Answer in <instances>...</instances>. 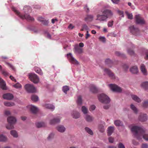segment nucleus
<instances>
[{"label": "nucleus", "instance_id": "1", "mask_svg": "<svg viewBox=\"0 0 148 148\" xmlns=\"http://www.w3.org/2000/svg\"><path fill=\"white\" fill-rule=\"evenodd\" d=\"M135 136L138 140L143 138L146 140H148V134H145L144 129L141 127L133 125L129 126Z\"/></svg>", "mask_w": 148, "mask_h": 148}, {"label": "nucleus", "instance_id": "2", "mask_svg": "<svg viewBox=\"0 0 148 148\" xmlns=\"http://www.w3.org/2000/svg\"><path fill=\"white\" fill-rule=\"evenodd\" d=\"M103 14L97 15V20L101 21H106L107 19L112 15V13L110 10H105L102 12Z\"/></svg>", "mask_w": 148, "mask_h": 148}, {"label": "nucleus", "instance_id": "3", "mask_svg": "<svg viewBox=\"0 0 148 148\" xmlns=\"http://www.w3.org/2000/svg\"><path fill=\"white\" fill-rule=\"evenodd\" d=\"M12 11L15 12L16 14L21 18L25 19L29 21H32L34 20V18H33L31 17L28 14H26L23 15L21 14L19 12L16 10V8L14 7H12Z\"/></svg>", "mask_w": 148, "mask_h": 148}, {"label": "nucleus", "instance_id": "4", "mask_svg": "<svg viewBox=\"0 0 148 148\" xmlns=\"http://www.w3.org/2000/svg\"><path fill=\"white\" fill-rule=\"evenodd\" d=\"M98 97L99 101L103 103H108L110 102L109 97L104 93H102L99 94Z\"/></svg>", "mask_w": 148, "mask_h": 148}, {"label": "nucleus", "instance_id": "5", "mask_svg": "<svg viewBox=\"0 0 148 148\" xmlns=\"http://www.w3.org/2000/svg\"><path fill=\"white\" fill-rule=\"evenodd\" d=\"M25 88L26 90L29 93H34L36 91V89L33 85L27 84L25 85Z\"/></svg>", "mask_w": 148, "mask_h": 148}, {"label": "nucleus", "instance_id": "6", "mask_svg": "<svg viewBox=\"0 0 148 148\" xmlns=\"http://www.w3.org/2000/svg\"><path fill=\"white\" fill-rule=\"evenodd\" d=\"M74 52L76 56H78L83 53V48L79 47L78 45L77 44L74 45Z\"/></svg>", "mask_w": 148, "mask_h": 148}, {"label": "nucleus", "instance_id": "7", "mask_svg": "<svg viewBox=\"0 0 148 148\" xmlns=\"http://www.w3.org/2000/svg\"><path fill=\"white\" fill-rule=\"evenodd\" d=\"M110 89L113 92H121V88L117 85L115 84H111L109 85Z\"/></svg>", "mask_w": 148, "mask_h": 148}, {"label": "nucleus", "instance_id": "8", "mask_svg": "<svg viewBox=\"0 0 148 148\" xmlns=\"http://www.w3.org/2000/svg\"><path fill=\"white\" fill-rule=\"evenodd\" d=\"M66 56L68 59L71 63L75 65H78L79 64L78 61L73 57L71 53H69L67 54Z\"/></svg>", "mask_w": 148, "mask_h": 148}, {"label": "nucleus", "instance_id": "9", "mask_svg": "<svg viewBox=\"0 0 148 148\" xmlns=\"http://www.w3.org/2000/svg\"><path fill=\"white\" fill-rule=\"evenodd\" d=\"M29 77L33 83L36 84L39 82V78L37 75L35 73H30L29 75Z\"/></svg>", "mask_w": 148, "mask_h": 148}, {"label": "nucleus", "instance_id": "10", "mask_svg": "<svg viewBox=\"0 0 148 148\" xmlns=\"http://www.w3.org/2000/svg\"><path fill=\"white\" fill-rule=\"evenodd\" d=\"M135 18L136 23L141 24L145 23V21L140 15H136Z\"/></svg>", "mask_w": 148, "mask_h": 148}, {"label": "nucleus", "instance_id": "11", "mask_svg": "<svg viewBox=\"0 0 148 148\" xmlns=\"http://www.w3.org/2000/svg\"><path fill=\"white\" fill-rule=\"evenodd\" d=\"M27 108L34 114L36 113L38 110V109L37 107L32 105H28L27 106Z\"/></svg>", "mask_w": 148, "mask_h": 148}, {"label": "nucleus", "instance_id": "12", "mask_svg": "<svg viewBox=\"0 0 148 148\" xmlns=\"http://www.w3.org/2000/svg\"><path fill=\"white\" fill-rule=\"evenodd\" d=\"M3 97L4 99L9 100H12L14 98L13 95L10 93H7L3 94Z\"/></svg>", "mask_w": 148, "mask_h": 148}, {"label": "nucleus", "instance_id": "13", "mask_svg": "<svg viewBox=\"0 0 148 148\" xmlns=\"http://www.w3.org/2000/svg\"><path fill=\"white\" fill-rule=\"evenodd\" d=\"M131 32L133 34L136 35L139 31V29L137 27H135L134 25L131 26L129 27Z\"/></svg>", "mask_w": 148, "mask_h": 148}, {"label": "nucleus", "instance_id": "14", "mask_svg": "<svg viewBox=\"0 0 148 148\" xmlns=\"http://www.w3.org/2000/svg\"><path fill=\"white\" fill-rule=\"evenodd\" d=\"M61 118L60 116H59L56 118L51 119L49 121V123L51 125H53L56 123H59L60 121Z\"/></svg>", "mask_w": 148, "mask_h": 148}, {"label": "nucleus", "instance_id": "15", "mask_svg": "<svg viewBox=\"0 0 148 148\" xmlns=\"http://www.w3.org/2000/svg\"><path fill=\"white\" fill-rule=\"evenodd\" d=\"M7 121L10 124H14L16 121V119L13 116L8 117L7 118Z\"/></svg>", "mask_w": 148, "mask_h": 148}, {"label": "nucleus", "instance_id": "16", "mask_svg": "<svg viewBox=\"0 0 148 148\" xmlns=\"http://www.w3.org/2000/svg\"><path fill=\"white\" fill-rule=\"evenodd\" d=\"M0 88L3 90H7L8 88L6 86L5 82L0 77Z\"/></svg>", "mask_w": 148, "mask_h": 148}, {"label": "nucleus", "instance_id": "17", "mask_svg": "<svg viewBox=\"0 0 148 148\" xmlns=\"http://www.w3.org/2000/svg\"><path fill=\"white\" fill-rule=\"evenodd\" d=\"M72 117L74 119H77L79 118L80 117V113L76 111H73L71 113Z\"/></svg>", "mask_w": 148, "mask_h": 148}, {"label": "nucleus", "instance_id": "18", "mask_svg": "<svg viewBox=\"0 0 148 148\" xmlns=\"http://www.w3.org/2000/svg\"><path fill=\"white\" fill-rule=\"evenodd\" d=\"M104 74H107L111 78L113 79L114 77V75L113 73L110 71L109 70L107 69H105L104 70Z\"/></svg>", "mask_w": 148, "mask_h": 148}, {"label": "nucleus", "instance_id": "19", "mask_svg": "<svg viewBox=\"0 0 148 148\" xmlns=\"http://www.w3.org/2000/svg\"><path fill=\"white\" fill-rule=\"evenodd\" d=\"M43 106L45 108L50 110H54L55 108L54 106L49 103H46Z\"/></svg>", "mask_w": 148, "mask_h": 148}, {"label": "nucleus", "instance_id": "20", "mask_svg": "<svg viewBox=\"0 0 148 148\" xmlns=\"http://www.w3.org/2000/svg\"><path fill=\"white\" fill-rule=\"evenodd\" d=\"M85 120L88 122H91L93 121L94 118L92 116L89 115L87 114L84 117Z\"/></svg>", "mask_w": 148, "mask_h": 148}, {"label": "nucleus", "instance_id": "21", "mask_svg": "<svg viewBox=\"0 0 148 148\" xmlns=\"http://www.w3.org/2000/svg\"><path fill=\"white\" fill-rule=\"evenodd\" d=\"M139 119L141 121L143 122L147 120V116L146 114H141L139 118Z\"/></svg>", "mask_w": 148, "mask_h": 148}, {"label": "nucleus", "instance_id": "22", "mask_svg": "<svg viewBox=\"0 0 148 148\" xmlns=\"http://www.w3.org/2000/svg\"><path fill=\"white\" fill-rule=\"evenodd\" d=\"M56 129L58 132L61 133L64 132L66 130L65 128L62 125H60L57 126L56 127Z\"/></svg>", "mask_w": 148, "mask_h": 148}, {"label": "nucleus", "instance_id": "23", "mask_svg": "<svg viewBox=\"0 0 148 148\" xmlns=\"http://www.w3.org/2000/svg\"><path fill=\"white\" fill-rule=\"evenodd\" d=\"M130 71L133 74H137L138 72V70L136 66L132 67L130 69Z\"/></svg>", "mask_w": 148, "mask_h": 148}, {"label": "nucleus", "instance_id": "24", "mask_svg": "<svg viewBox=\"0 0 148 148\" xmlns=\"http://www.w3.org/2000/svg\"><path fill=\"white\" fill-rule=\"evenodd\" d=\"M140 69L143 74L145 75H146L147 74V72L144 64H141L140 66Z\"/></svg>", "mask_w": 148, "mask_h": 148}, {"label": "nucleus", "instance_id": "25", "mask_svg": "<svg viewBox=\"0 0 148 148\" xmlns=\"http://www.w3.org/2000/svg\"><path fill=\"white\" fill-rule=\"evenodd\" d=\"M114 130V127L113 126H110L108 129V136L111 135L113 132Z\"/></svg>", "mask_w": 148, "mask_h": 148}, {"label": "nucleus", "instance_id": "26", "mask_svg": "<svg viewBox=\"0 0 148 148\" xmlns=\"http://www.w3.org/2000/svg\"><path fill=\"white\" fill-rule=\"evenodd\" d=\"M93 19V16L90 15H87L85 18V21H91Z\"/></svg>", "mask_w": 148, "mask_h": 148}, {"label": "nucleus", "instance_id": "27", "mask_svg": "<svg viewBox=\"0 0 148 148\" xmlns=\"http://www.w3.org/2000/svg\"><path fill=\"white\" fill-rule=\"evenodd\" d=\"M131 96L132 99L135 101L138 102H140L141 101V99L137 96L133 95H131Z\"/></svg>", "mask_w": 148, "mask_h": 148}, {"label": "nucleus", "instance_id": "28", "mask_svg": "<svg viewBox=\"0 0 148 148\" xmlns=\"http://www.w3.org/2000/svg\"><path fill=\"white\" fill-rule=\"evenodd\" d=\"M81 111L84 114H87L88 112V108L85 106H82L81 108Z\"/></svg>", "mask_w": 148, "mask_h": 148}, {"label": "nucleus", "instance_id": "29", "mask_svg": "<svg viewBox=\"0 0 148 148\" xmlns=\"http://www.w3.org/2000/svg\"><path fill=\"white\" fill-rule=\"evenodd\" d=\"M10 134L14 137L17 138L18 137L17 132L15 130H12L10 131Z\"/></svg>", "mask_w": 148, "mask_h": 148}, {"label": "nucleus", "instance_id": "30", "mask_svg": "<svg viewBox=\"0 0 148 148\" xmlns=\"http://www.w3.org/2000/svg\"><path fill=\"white\" fill-rule=\"evenodd\" d=\"M4 104L5 106L7 107H12L15 105V103L12 102H4Z\"/></svg>", "mask_w": 148, "mask_h": 148}, {"label": "nucleus", "instance_id": "31", "mask_svg": "<svg viewBox=\"0 0 148 148\" xmlns=\"http://www.w3.org/2000/svg\"><path fill=\"white\" fill-rule=\"evenodd\" d=\"M141 86L145 90L148 89V82H144L141 83Z\"/></svg>", "mask_w": 148, "mask_h": 148}, {"label": "nucleus", "instance_id": "32", "mask_svg": "<svg viewBox=\"0 0 148 148\" xmlns=\"http://www.w3.org/2000/svg\"><path fill=\"white\" fill-rule=\"evenodd\" d=\"M7 140V138L3 134H0V141L5 142Z\"/></svg>", "mask_w": 148, "mask_h": 148}, {"label": "nucleus", "instance_id": "33", "mask_svg": "<svg viewBox=\"0 0 148 148\" xmlns=\"http://www.w3.org/2000/svg\"><path fill=\"white\" fill-rule=\"evenodd\" d=\"M82 99L81 96L80 95L78 96L76 102L78 105H81L82 104Z\"/></svg>", "mask_w": 148, "mask_h": 148}, {"label": "nucleus", "instance_id": "34", "mask_svg": "<svg viewBox=\"0 0 148 148\" xmlns=\"http://www.w3.org/2000/svg\"><path fill=\"white\" fill-rule=\"evenodd\" d=\"M114 124L115 125L117 126H123V123L120 121L119 120L115 121L114 122Z\"/></svg>", "mask_w": 148, "mask_h": 148}, {"label": "nucleus", "instance_id": "35", "mask_svg": "<svg viewBox=\"0 0 148 148\" xmlns=\"http://www.w3.org/2000/svg\"><path fill=\"white\" fill-rule=\"evenodd\" d=\"M45 123L43 122H38L36 123V125L38 128L43 127L45 126Z\"/></svg>", "mask_w": 148, "mask_h": 148}, {"label": "nucleus", "instance_id": "36", "mask_svg": "<svg viewBox=\"0 0 148 148\" xmlns=\"http://www.w3.org/2000/svg\"><path fill=\"white\" fill-rule=\"evenodd\" d=\"M24 12H30L32 11V8L29 6H26L23 8Z\"/></svg>", "mask_w": 148, "mask_h": 148}, {"label": "nucleus", "instance_id": "37", "mask_svg": "<svg viewBox=\"0 0 148 148\" xmlns=\"http://www.w3.org/2000/svg\"><path fill=\"white\" fill-rule=\"evenodd\" d=\"M55 134L53 133H51L48 135L47 139L49 140H51L54 137Z\"/></svg>", "mask_w": 148, "mask_h": 148}, {"label": "nucleus", "instance_id": "38", "mask_svg": "<svg viewBox=\"0 0 148 148\" xmlns=\"http://www.w3.org/2000/svg\"><path fill=\"white\" fill-rule=\"evenodd\" d=\"M85 130L86 132L90 135H92L93 134L92 131L91 129L88 127H86L85 128Z\"/></svg>", "mask_w": 148, "mask_h": 148}, {"label": "nucleus", "instance_id": "39", "mask_svg": "<svg viewBox=\"0 0 148 148\" xmlns=\"http://www.w3.org/2000/svg\"><path fill=\"white\" fill-rule=\"evenodd\" d=\"M35 71L36 73L40 75H42L43 73L42 71L38 67H35L34 68Z\"/></svg>", "mask_w": 148, "mask_h": 148}, {"label": "nucleus", "instance_id": "40", "mask_svg": "<svg viewBox=\"0 0 148 148\" xmlns=\"http://www.w3.org/2000/svg\"><path fill=\"white\" fill-rule=\"evenodd\" d=\"M32 100L34 102H36L38 100V96L33 95L31 97Z\"/></svg>", "mask_w": 148, "mask_h": 148}, {"label": "nucleus", "instance_id": "41", "mask_svg": "<svg viewBox=\"0 0 148 148\" xmlns=\"http://www.w3.org/2000/svg\"><path fill=\"white\" fill-rule=\"evenodd\" d=\"M69 90V87L67 86H64L62 88V90L66 94H67V92Z\"/></svg>", "mask_w": 148, "mask_h": 148}, {"label": "nucleus", "instance_id": "42", "mask_svg": "<svg viewBox=\"0 0 148 148\" xmlns=\"http://www.w3.org/2000/svg\"><path fill=\"white\" fill-rule=\"evenodd\" d=\"M13 86L17 89H20L22 88V86L19 83H17L13 85Z\"/></svg>", "mask_w": 148, "mask_h": 148}, {"label": "nucleus", "instance_id": "43", "mask_svg": "<svg viewBox=\"0 0 148 148\" xmlns=\"http://www.w3.org/2000/svg\"><path fill=\"white\" fill-rule=\"evenodd\" d=\"M90 90L93 93H95L97 91V89L95 86H92L90 88Z\"/></svg>", "mask_w": 148, "mask_h": 148}, {"label": "nucleus", "instance_id": "44", "mask_svg": "<svg viewBox=\"0 0 148 148\" xmlns=\"http://www.w3.org/2000/svg\"><path fill=\"white\" fill-rule=\"evenodd\" d=\"M131 108L136 113H137L138 112V110L137 108L133 104L131 105Z\"/></svg>", "mask_w": 148, "mask_h": 148}, {"label": "nucleus", "instance_id": "45", "mask_svg": "<svg viewBox=\"0 0 148 148\" xmlns=\"http://www.w3.org/2000/svg\"><path fill=\"white\" fill-rule=\"evenodd\" d=\"M5 64L10 68L13 70L14 71H15V67L10 63L5 62Z\"/></svg>", "mask_w": 148, "mask_h": 148}, {"label": "nucleus", "instance_id": "46", "mask_svg": "<svg viewBox=\"0 0 148 148\" xmlns=\"http://www.w3.org/2000/svg\"><path fill=\"white\" fill-rule=\"evenodd\" d=\"M12 124H9L6 125V127L7 129L8 130L12 129L14 128V126Z\"/></svg>", "mask_w": 148, "mask_h": 148}, {"label": "nucleus", "instance_id": "47", "mask_svg": "<svg viewBox=\"0 0 148 148\" xmlns=\"http://www.w3.org/2000/svg\"><path fill=\"white\" fill-rule=\"evenodd\" d=\"M117 146L118 148H125L124 145L121 143H119Z\"/></svg>", "mask_w": 148, "mask_h": 148}, {"label": "nucleus", "instance_id": "48", "mask_svg": "<svg viewBox=\"0 0 148 148\" xmlns=\"http://www.w3.org/2000/svg\"><path fill=\"white\" fill-rule=\"evenodd\" d=\"M127 53L130 55L132 56L134 55V53L132 50L129 49L127 50Z\"/></svg>", "mask_w": 148, "mask_h": 148}, {"label": "nucleus", "instance_id": "49", "mask_svg": "<svg viewBox=\"0 0 148 148\" xmlns=\"http://www.w3.org/2000/svg\"><path fill=\"white\" fill-rule=\"evenodd\" d=\"M96 108V106L95 105H92L90 106L89 110L90 111L94 110Z\"/></svg>", "mask_w": 148, "mask_h": 148}, {"label": "nucleus", "instance_id": "50", "mask_svg": "<svg viewBox=\"0 0 148 148\" xmlns=\"http://www.w3.org/2000/svg\"><path fill=\"white\" fill-rule=\"evenodd\" d=\"M143 106L145 108L148 106V100H146L143 103Z\"/></svg>", "mask_w": 148, "mask_h": 148}, {"label": "nucleus", "instance_id": "51", "mask_svg": "<svg viewBox=\"0 0 148 148\" xmlns=\"http://www.w3.org/2000/svg\"><path fill=\"white\" fill-rule=\"evenodd\" d=\"M88 27L86 25H83L82 28L81 29V31H83L84 30H87L88 29Z\"/></svg>", "mask_w": 148, "mask_h": 148}, {"label": "nucleus", "instance_id": "52", "mask_svg": "<svg viewBox=\"0 0 148 148\" xmlns=\"http://www.w3.org/2000/svg\"><path fill=\"white\" fill-rule=\"evenodd\" d=\"M99 131L101 132H103L105 130L104 127L103 126H100L99 127Z\"/></svg>", "mask_w": 148, "mask_h": 148}, {"label": "nucleus", "instance_id": "53", "mask_svg": "<svg viewBox=\"0 0 148 148\" xmlns=\"http://www.w3.org/2000/svg\"><path fill=\"white\" fill-rule=\"evenodd\" d=\"M108 103H106V104L103 106V108L104 109L107 110L110 107V105Z\"/></svg>", "mask_w": 148, "mask_h": 148}, {"label": "nucleus", "instance_id": "54", "mask_svg": "<svg viewBox=\"0 0 148 148\" xmlns=\"http://www.w3.org/2000/svg\"><path fill=\"white\" fill-rule=\"evenodd\" d=\"M105 62L107 64H110L112 63V61L109 59H106L105 60Z\"/></svg>", "mask_w": 148, "mask_h": 148}, {"label": "nucleus", "instance_id": "55", "mask_svg": "<svg viewBox=\"0 0 148 148\" xmlns=\"http://www.w3.org/2000/svg\"><path fill=\"white\" fill-rule=\"evenodd\" d=\"M99 40L103 43L105 42L106 41L105 38H99Z\"/></svg>", "mask_w": 148, "mask_h": 148}, {"label": "nucleus", "instance_id": "56", "mask_svg": "<svg viewBox=\"0 0 148 148\" xmlns=\"http://www.w3.org/2000/svg\"><path fill=\"white\" fill-rule=\"evenodd\" d=\"M42 22V23L43 25L46 26L48 25L49 23V21L48 20H43Z\"/></svg>", "mask_w": 148, "mask_h": 148}, {"label": "nucleus", "instance_id": "57", "mask_svg": "<svg viewBox=\"0 0 148 148\" xmlns=\"http://www.w3.org/2000/svg\"><path fill=\"white\" fill-rule=\"evenodd\" d=\"M113 21H111L108 22V27H112L113 25Z\"/></svg>", "mask_w": 148, "mask_h": 148}, {"label": "nucleus", "instance_id": "58", "mask_svg": "<svg viewBox=\"0 0 148 148\" xmlns=\"http://www.w3.org/2000/svg\"><path fill=\"white\" fill-rule=\"evenodd\" d=\"M126 14H127V16H128V18L132 19V14H129L127 12H126Z\"/></svg>", "mask_w": 148, "mask_h": 148}, {"label": "nucleus", "instance_id": "59", "mask_svg": "<svg viewBox=\"0 0 148 148\" xmlns=\"http://www.w3.org/2000/svg\"><path fill=\"white\" fill-rule=\"evenodd\" d=\"M108 140L110 143H112L114 142V138L112 137H110L108 138Z\"/></svg>", "mask_w": 148, "mask_h": 148}, {"label": "nucleus", "instance_id": "60", "mask_svg": "<svg viewBox=\"0 0 148 148\" xmlns=\"http://www.w3.org/2000/svg\"><path fill=\"white\" fill-rule=\"evenodd\" d=\"M142 148H148V146L147 144H143L141 146Z\"/></svg>", "mask_w": 148, "mask_h": 148}, {"label": "nucleus", "instance_id": "61", "mask_svg": "<svg viewBox=\"0 0 148 148\" xmlns=\"http://www.w3.org/2000/svg\"><path fill=\"white\" fill-rule=\"evenodd\" d=\"M110 36L112 37H115L116 36V35L114 33H111L109 34Z\"/></svg>", "mask_w": 148, "mask_h": 148}, {"label": "nucleus", "instance_id": "62", "mask_svg": "<svg viewBox=\"0 0 148 148\" xmlns=\"http://www.w3.org/2000/svg\"><path fill=\"white\" fill-rule=\"evenodd\" d=\"M44 18L41 17H38V20L40 22H42L44 20Z\"/></svg>", "mask_w": 148, "mask_h": 148}, {"label": "nucleus", "instance_id": "63", "mask_svg": "<svg viewBox=\"0 0 148 148\" xmlns=\"http://www.w3.org/2000/svg\"><path fill=\"white\" fill-rule=\"evenodd\" d=\"M2 74L5 76H6L8 75V73L5 71H2Z\"/></svg>", "mask_w": 148, "mask_h": 148}, {"label": "nucleus", "instance_id": "64", "mask_svg": "<svg viewBox=\"0 0 148 148\" xmlns=\"http://www.w3.org/2000/svg\"><path fill=\"white\" fill-rule=\"evenodd\" d=\"M5 114L7 115H9L10 114V112L9 111H6L5 112Z\"/></svg>", "mask_w": 148, "mask_h": 148}]
</instances>
